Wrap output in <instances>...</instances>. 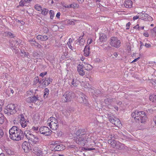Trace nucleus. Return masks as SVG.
Listing matches in <instances>:
<instances>
[{
    "mask_svg": "<svg viewBox=\"0 0 156 156\" xmlns=\"http://www.w3.org/2000/svg\"><path fill=\"white\" fill-rule=\"evenodd\" d=\"M76 134V136L75 138L76 142L79 145L84 146L86 143L90 141L91 136L86 133L84 129H79Z\"/></svg>",
    "mask_w": 156,
    "mask_h": 156,
    "instance_id": "obj_1",
    "label": "nucleus"
},
{
    "mask_svg": "<svg viewBox=\"0 0 156 156\" xmlns=\"http://www.w3.org/2000/svg\"><path fill=\"white\" fill-rule=\"evenodd\" d=\"M9 137L12 140L18 141L23 139L24 133L16 126L12 127L9 130Z\"/></svg>",
    "mask_w": 156,
    "mask_h": 156,
    "instance_id": "obj_2",
    "label": "nucleus"
},
{
    "mask_svg": "<svg viewBox=\"0 0 156 156\" xmlns=\"http://www.w3.org/2000/svg\"><path fill=\"white\" fill-rule=\"evenodd\" d=\"M131 116L136 122H140L142 123H145L147 118L144 112L138 111V110L135 111L134 112H133Z\"/></svg>",
    "mask_w": 156,
    "mask_h": 156,
    "instance_id": "obj_3",
    "label": "nucleus"
},
{
    "mask_svg": "<svg viewBox=\"0 0 156 156\" xmlns=\"http://www.w3.org/2000/svg\"><path fill=\"white\" fill-rule=\"evenodd\" d=\"M24 134L28 140L29 143L31 145L37 144L38 142V137L32 134L30 131L25 132Z\"/></svg>",
    "mask_w": 156,
    "mask_h": 156,
    "instance_id": "obj_4",
    "label": "nucleus"
},
{
    "mask_svg": "<svg viewBox=\"0 0 156 156\" xmlns=\"http://www.w3.org/2000/svg\"><path fill=\"white\" fill-rule=\"evenodd\" d=\"M47 124L52 130H56L58 126L57 120L55 118L53 117H50L48 119Z\"/></svg>",
    "mask_w": 156,
    "mask_h": 156,
    "instance_id": "obj_5",
    "label": "nucleus"
},
{
    "mask_svg": "<svg viewBox=\"0 0 156 156\" xmlns=\"http://www.w3.org/2000/svg\"><path fill=\"white\" fill-rule=\"evenodd\" d=\"M74 97L75 94L73 92L67 91L62 96V101L65 102L70 101Z\"/></svg>",
    "mask_w": 156,
    "mask_h": 156,
    "instance_id": "obj_6",
    "label": "nucleus"
},
{
    "mask_svg": "<svg viewBox=\"0 0 156 156\" xmlns=\"http://www.w3.org/2000/svg\"><path fill=\"white\" fill-rule=\"evenodd\" d=\"M6 108V111H5V112L8 115H10L14 114L16 112L15 108V105L14 104H9Z\"/></svg>",
    "mask_w": 156,
    "mask_h": 156,
    "instance_id": "obj_7",
    "label": "nucleus"
},
{
    "mask_svg": "<svg viewBox=\"0 0 156 156\" xmlns=\"http://www.w3.org/2000/svg\"><path fill=\"white\" fill-rule=\"evenodd\" d=\"M86 96L83 93H81L79 96H77V100L80 103L83 104L86 106L89 105Z\"/></svg>",
    "mask_w": 156,
    "mask_h": 156,
    "instance_id": "obj_8",
    "label": "nucleus"
},
{
    "mask_svg": "<svg viewBox=\"0 0 156 156\" xmlns=\"http://www.w3.org/2000/svg\"><path fill=\"white\" fill-rule=\"evenodd\" d=\"M108 117L109 119L110 122L115 125L117 126H120L121 125L120 120L118 118L114 117V115L108 114Z\"/></svg>",
    "mask_w": 156,
    "mask_h": 156,
    "instance_id": "obj_9",
    "label": "nucleus"
},
{
    "mask_svg": "<svg viewBox=\"0 0 156 156\" xmlns=\"http://www.w3.org/2000/svg\"><path fill=\"white\" fill-rule=\"evenodd\" d=\"M110 44L112 46L118 48L120 46L121 42L117 37H112L110 39Z\"/></svg>",
    "mask_w": 156,
    "mask_h": 156,
    "instance_id": "obj_10",
    "label": "nucleus"
},
{
    "mask_svg": "<svg viewBox=\"0 0 156 156\" xmlns=\"http://www.w3.org/2000/svg\"><path fill=\"white\" fill-rule=\"evenodd\" d=\"M39 132L42 134L46 136H48L51 134L52 131L48 127L43 126L39 129Z\"/></svg>",
    "mask_w": 156,
    "mask_h": 156,
    "instance_id": "obj_11",
    "label": "nucleus"
},
{
    "mask_svg": "<svg viewBox=\"0 0 156 156\" xmlns=\"http://www.w3.org/2000/svg\"><path fill=\"white\" fill-rule=\"evenodd\" d=\"M19 116V117H20L21 119L20 120V123L23 128H25L27 126L29 121L25 119L23 115H21Z\"/></svg>",
    "mask_w": 156,
    "mask_h": 156,
    "instance_id": "obj_12",
    "label": "nucleus"
},
{
    "mask_svg": "<svg viewBox=\"0 0 156 156\" xmlns=\"http://www.w3.org/2000/svg\"><path fill=\"white\" fill-rule=\"evenodd\" d=\"M140 18L142 20H148V21L152 20V17L147 14L141 12L140 14Z\"/></svg>",
    "mask_w": 156,
    "mask_h": 156,
    "instance_id": "obj_13",
    "label": "nucleus"
},
{
    "mask_svg": "<svg viewBox=\"0 0 156 156\" xmlns=\"http://www.w3.org/2000/svg\"><path fill=\"white\" fill-rule=\"evenodd\" d=\"M22 148L25 152H27L30 149V144L27 142L24 141L22 145Z\"/></svg>",
    "mask_w": 156,
    "mask_h": 156,
    "instance_id": "obj_14",
    "label": "nucleus"
},
{
    "mask_svg": "<svg viewBox=\"0 0 156 156\" xmlns=\"http://www.w3.org/2000/svg\"><path fill=\"white\" fill-rule=\"evenodd\" d=\"M12 44L13 45H14V46H12V49L15 53H17L19 51L18 48L19 47V43L17 41H15L13 42V43Z\"/></svg>",
    "mask_w": 156,
    "mask_h": 156,
    "instance_id": "obj_15",
    "label": "nucleus"
},
{
    "mask_svg": "<svg viewBox=\"0 0 156 156\" xmlns=\"http://www.w3.org/2000/svg\"><path fill=\"white\" fill-rule=\"evenodd\" d=\"M53 148L55 151H60L64 150L65 149L64 147L62 144L57 145L55 144L53 146Z\"/></svg>",
    "mask_w": 156,
    "mask_h": 156,
    "instance_id": "obj_16",
    "label": "nucleus"
},
{
    "mask_svg": "<svg viewBox=\"0 0 156 156\" xmlns=\"http://www.w3.org/2000/svg\"><path fill=\"white\" fill-rule=\"evenodd\" d=\"M83 67L82 64H79L77 66V71L79 74L81 76H83L85 75V72L83 69Z\"/></svg>",
    "mask_w": 156,
    "mask_h": 156,
    "instance_id": "obj_17",
    "label": "nucleus"
},
{
    "mask_svg": "<svg viewBox=\"0 0 156 156\" xmlns=\"http://www.w3.org/2000/svg\"><path fill=\"white\" fill-rule=\"evenodd\" d=\"M32 151L37 156H41L42 154V151L37 147H34Z\"/></svg>",
    "mask_w": 156,
    "mask_h": 156,
    "instance_id": "obj_18",
    "label": "nucleus"
},
{
    "mask_svg": "<svg viewBox=\"0 0 156 156\" xmlns=\"http://www.w3.org/2000/svg\"><path fill=\"white\" fill-rule=\"evenodd\" d=\"M133 2L131 0H126L125 2L124 5L127 8H131L132 6Z\"/></svg>",
    "mask_w": 156,
    "mask_h": 156,
    "instance_id": "obj_19",
    "label": "nucleus"
},
{
    "mask_svg": "<svg viewBox=\"0 0 156 156\" xmlns=\"http://www.w3.org/2000/svg\"><path fill=\"white\" fill-rule=\"evenodd\" d=\"M115 143V146L114 147V148L119 149H122L123 148L124 145L123 144H121L117 141H116Z\"/></svg>",
    "mask_w": 156,
    "mask_h": 156,
    "instance_id": "obj_20",
    "label": "nucleus"
},
{
    "mask_svg": "<svg viewBox=\"0 0 156 156\" xmlns=\"http://www.w3.org/2000/svg\"><path fill=\"white\" fill-rule=\"evenodd\" d=\"M90 46L89 45L86 46L84 50V55L86 56H87L89 55L90 54Z\"/></svg>",
    "mask_w": 156,
    "mask_h": 156,
    "instance_id": "obj_21",
    "label": "nucleus"
},
{
    "mask_svg": "<svg viewBox=\"0 0 156 156\" xmlns=\"http://www.w3.org/2000/svg\"><path fill=\"white\" fill-rule=\"evenodd\" d=\"M37 39L40 40L42 41H45L47 40L48 37V36L46 35L42 36L40 35H38L37 37Z\"/></svg>",
    "mask_w": 156,
    "mask_h": 156,
    "instance_id": "obj_22",
    "label": "nucleus"
},
{
    "mask_svg": "<svg viewBox=\"0 0 156 156\" xmlns=\"http://www.w3.org/2000/svg\"><path fill=\"white\" fill-rule=\"evenodd\" d=\"M94 87H93L92 88H90L89 89V91H91L92 93H94L95 94L98 95L101 94V91L97 89H95L94 90Z\"/></svg>",
    "mask_w": 156,
    "mask_h": 156,
    "instance_id": "obj_23",
    "label": "nucleus"
},
{
    "mask_svg": "<svg viewBox=\"0 0 156 156\" xmlns=\"http://www.w3.org/2000/svg\"><path fill=\"white\" fill-rule=\"evenodd\" d=\"M117 141L115 140L114 139H109L108 140V143L110 144L112 147L114 148L115 146V144Z\"/></svg>",
    "mask_w": 156,
    "mask_h": 156,
    "instance_id": "obj_24",
    "label": "nucleus"
},
{
    "mask_svg": "<svg viewBox=\"0 0 156 156\" xmlns=\"http://www.w3.org/2000/svg\"><path fill=\"white\" fill-rule=\"evenodd\" d=\"M20 55L23 58H24L27 57L28 58V56H29V53L28 52H26L24 50H23L21 51Z\"/></svg>",
    "mask_w": 156,
    "mask_h": 156,
    "instance_id": "obj_25",
    "label": "nucleus"
},
{
    "mask_svg": "<svg viewBox=\"0 0 156 156\" xmlns=\"http://www.w3.org/2000/svg\"><path fill=\"white\" fill-rule=\"evenodd\" d=\"M83 66L84 69L87 70H89L92 69V66L89 64L86 63Z\"/></svg>",
    "mask_w": 156,
    "mask_h": 156,
    "instance_id": "obj_26",
    "label": "nucleus"
},
{
    "mask_svg": "<svg viewBox=\"0 0 156 156\" xmlns=\"http://www.w3.org/2000/svg\"><path fill=\"white\" fill-rule=\"evenodd\" d=\"M115 99L110 98H106L105 99L104 101L105 104H108L109 103H111L114 101Z\"/></svg>",
    "mask_w": 156,
    "mask_h": 156,
    "instance_id": "obj_27",
    "label": "nucleus"
},
{
    "mask_svg": "<svg viewBox=\"0 0 156 156\" xmlns=\"http://www.w3.org/2000/svg\"><path fill=\"white\" fill-rule=\"evenodd\" d=\"M77 81L75 79H73L72 80V81L71 82V84L70 85V86L72 87H77L78 84L76 83Z\"/></svg>",
    "mask_w": 156,
    "mask_h": 156,
    "instance_id": "obj_28",
    "label": "nucleus"
},
{
    "mask_svg": "<svg viewBox=\"0 0 156 156\" xmlns=\"http://www.w3.org/2000/svg\"><path fill=\"white\" fill-rule=\"evenodd\" d=\"M149 99L153 102H156V95L152 94L149 97Z\"/></svg>",
    "mask_w": 156,
    "mask_h": 156,
    "instance_id": "obj_29",
    "label": "nucleus"
},
{
    "mask_svg": "<svg viewBox=\"0 0 156 156\" xmlns=\"http://www.w3.org/2000/svg\"><path fill=\"white\" fill-rule=\"evenodd\" d=\"M44 91L43 97L44 98H45L48 97L49 90L48 89L46 88L44 89Z\"/></svg>",
    "mask_w": 156,
    "mask_h": 156,
    "instance_id": "obj_30",
    "label": "nucleus"
},
{
    "mask_svg": "<svg viewBox=\"0 0 156 156\" xmlns=\"http://www.w3.org/2000/svg\"><path fill=\"white\" fill-rule=\"evenodd\" d=\"M4 121V115L0 113V124H2Z\"/></svg>",
    "mask_w": 156,
    "mask_h": 156,
    "instance_id": "obj_31",
    "label": "nucleus"
},
{
    "mask_svg": "<svg viewBox=\"0 0 156 156\" xmlns=\"http://www.w3.org/2000/svg\"><path fill=\"white\" fill-rule=\"evenodd\" d=\"M48 9H44L41 12V14L42 15L45 16L48 14Z\"/></svg>",
    "mask_w": 156,
    "mask_h": 156,
    "instance_id": "obj_32",
    "label": "nucleus"
},
{
    "mask_svg": "<svg viewBox=\"0 0 156 156\" xmlns=\"http://www.w3.org/2000/svg\"><path fill=\"white\" fill-rule=\"evenodd\" d=\"M109 139H117L118 138V136L116 135V134L115 133V134H113L112 135V134L110 135L109 136Z\"/></svg>",
    "mask_w": 156,
    "mask_h": 156,
    "instance_id": "obj_33",
    "label": "nucleus"
},
{
    "mask_svg": "<svg viewBox=\"0 0 156 156\" xmlns=\"http://www.w3.org/2000/svg\"><path fill=\"white\" fill-rule=\"evenodd\" d=\"M76 21V20H69L67 21L69 25H74L75 24L74 23Z\"/></svg>",
    "mask_w": 156,
    "mask_h": 156,
    "instance_id": "obj_34",
    "label": "nucleus"
},
{
    "mask_svg": "<svg viewBox=\"0 0 156 156\" xmlns=\"http://www.w3.org/2000/svg\"><path fill=\"white\" fill-rule=\"evenodd\" d=\"M34 7L35 9L38 11H42L41 7L40 5H35Z\"/></svg>",
    "mask_w": 156,
    "mask_h": 156,
    "instance_id": "obj_35",
    "label": "nucleus"
},
{
    "mask_svg": "<svg viewBox=\"0 0 156 156\" xmlns=\"http://www.w3.org/2000/svg\"><path fill=\"white\" fill-rule=\"evenodd\" d=\"M48 78H45L44 79V80L43 81L42 83L44 85L48 86L49 84V83L48 82Z\"/></svg>",
    "mask_w": 156,
    "mask_h": 156,
    "instance_id": "obj_36",
    "label": "nucleus"
},
{
    "mask_svg": "<svg viewBox=\"0 0 156 156\" xmlns=\"http://www.w3.org/2000/svg\"><path fill=\"white\" fill-rule=\"evenodd\" d=\"M32 98L33 99V102L34 103L35 102L39 100V99L38 98V97L37 95V96H34L33 97H32Z\"/></svg>",
    "mask_w": 156,
    "mask_h": 156,
    "instance_id": "obj_37",
    "label": "nucleus"
},
{
    "mask_svg": "<svg viewBox=\"0 0 156 156\" xmlns=\"http://www.w3.org/2000/svg\"><path fill=\"white\" fill-rule=\"evenodd\" d=\"M29 41L30 42V44H31L32 46H35L36 44L37 43V42L34 40L33 39H32L31 40H30Z\"/></svg>",
    "mask_w": 156,
    "mask_h": 156,
    "instance_id": "obj_38",
    "label": "nucleus"
},
{
    "mask_svg": "<svg viewBox=\"0 0 156 156\" xmlns=\"http://www.w3.org/2000/svg\"><path fill=\"white\" fill-rule=\"evenodd\" d=\"M32 130L35 131L37 133L39 132L38 130V127L33 126L32 128Z\"/></svg>",
    "mask_w": 156,
    "mask_h": 156,
    "instance_id": "obj_39",
    "label": "nucleus"
},
{
    "mask_svg": "<svg viewBox=\"0 0 156 156\" xmlns=\"http://www.w3.org/2000/svg\"><path fill=\"white\" fill-rule=\"evenodd\" d=\"M26 101L29 103H34L33 99L32 98V97H29L27 99Z\"/></svg>",
    "mask_w": 156,
    "mask_h": 156,
    "instance_id": "obj_40",
    "label": "nucleus"
},
{
    "mask_svg": "<svg viewBox=\"0 0 156 156\" xmlns=\"http://www.w3.org/2000/svg\"><path fill=\"white\" fill-rule=\"evenodd\" d=\"M84 35V34H83V35L82 36H80L78 39V42L79 43H80L81 42H82V44L83 43L84 40L82 39V37Z\"/></svg>",
    "mask_w": 156,
    "mask_h": 156,
    "instance_id": "obj_41",
    "label": "nucleus"
},
{
    "mask_svg": "<svg viewBox=\"0 0 156 156\" xmlns=\"http://www.w3.org/2000/svg\"><path fill=\"white\" fill-rule=\"evenodd\" d=\"M49 13L50 14V18L52 19L54 16V13L52 10H50L49 12Z\"/></svg>",
    "mask_w": 156,
    "mask_h": 156,
    "instance_id": "obj_42",
    "label": "nucleus"
},
{
    "mask_svg": "<svg viewBox=\"0 0 156 156\" xmlns=\"http://www.w3.org/2000/svg\"><path fill=\"white\" fill-rule=\"evenodd\" d=\"M103 34H101L100 35L99 39L101 41H103L105 39L104 36H103Z\"/></svg>",
    "mask_w": 156,
    "mask_h": 156,
    "instance_id": "obj_43",
    "label": "nucleus"
},
{
    "mask_svg": "<svg viewBox=\"0 0 156 156\" xmlns=\"http://www.w3.org/2000/svg\"><path fill=\"white\" fill-rule=\"evenodd\" d=\"M25 1V0H21L19 2V5L20 6H23L24 5V2Z\"/></svg>",
    "mask_w": 156,
    "mask_h": 156,
    "instance_id": "obj_44",
    "label": "nucleus"
},
{
    "mask_svg": "<svg viewBox=\"0 0 156 156\" xmlns=\"http://www.w3.org/2000/svg\"><path fill=\"white\" fill-rule=\"evenodd\" d=\"M76 4L75 3H74L73 4H71L69 5V8H75L76 7Z\"/></svg>",
    "mask_w": 156,
    "mask_h": 156,
    "instance_id": "obj_45",
    "label": "nucleus"
},
{
    "mask_svg": "<svg viewBox=\"0 0 156 156\" xmlns=\"http://www.w3.org/2000/svg\"><path fill=\"white\" fill-rule=\"evenodd\" d=\"M43 29L44 33H48L49 30L47 27H43Z\"/></svg>",
    "mask_w": 156,
    "mask_h": 156,
    "instance_id": "obj_46",
    "label": "nucleus"
},
{
    "mask_svg": "<svg viewBox=\"0 0 156 156\" xmlns=\"http://www.w3.org/2000/svg\"><path fill=\"white\" fill-rule=\"evenodd\" d=\"M4 135V133L2 130L0 128V138L2 137Z\"/></svg>",
    "mask_w": 156,
    "mask_h": 156,
    "instance_id": "obj_47",
    "label": "nucleus"
},
{
    "mask_svg": "<svg viewBox=\"0 0 156 156\" xmlns=\"http://www.w3.org/2000/svg\"><path fill=\"white\" fill-rule=\"evenodd\" d=\"M47 74V72H45L44 73H41L40 74L39 76H41L42 77H43L45 75H46Z\"/></svg>",
    "mask_w": 156,
    "mask_h": 156,
    "instance_id": "obj_48",
    "label": "nucleus"
},
{
    "mask_svg": "<svg viewBox=\"0 0 156 156\" xmlns=\"http://www.w3.org/2000/svg\"><path fill=\"white\" fill-rule=\"evenodd\" d=\"M33 55L34 57L37 58L38 56V54L36 52H34L33 53Z\"/></svg>",
    "mask_w": 156,
    "mask_h": 156,
    "instance_id": "obj_49",
    "label": "nucleus"
},
{
    "mask_svg": "<svg viewBox=\"0 0 156 156\" xmlns=\"http://www.w3.org/2000/svg\"><path fill=\"white\" fill-rule=\"evenodd\" d=\"M67 45L69 48H70L71 50H73V48L71 45V43H67Z\"/></svg>",
    "mask_w": 156,
    "mask_h": 156,
    "instance_id": "obj_50",
    "label": "nucleus"
},
{
    "mask_svg": "<svg viewBox=\"0 0 156 156\" xmlns=\"http://www.w3.org/2000/svg\"><path fill=\"white\" fill-rule=\"evenodd\" d=\"M93 41V40L92 38H90L89 39H88L87 41V43L88 44H91Z\"/></svg>",
    "mask_w": 156,
    "mask_h": 156,
    "instance_id": "obj_51",
    "label": "nucleus"
},
{
    "mask_svg": "<svg viewBox=\"0 0 156 156\" xmlns=\"http://www.w3.org/2000/svg\"><path fill=\"white\" fill-rule=\"evenodd\" d=\"M35 46H36L37 48H41L42 47L41 45L37 42Z\"/></svg>",
    "mask_w": 156,
    "mask_h": 156,
    "instance_id": "obj_52",
    "label": "nucleus"
},
{
    "mask_svg": "<svg viewBox=\"0 0 156 156\" xmlns=\"http://www.w3.org/2000/svg\"><path fill=\"white\" fill-rule=\"evenodd\" d=\"M84 149L86 151H91L92 150H95L94 148H85Z\"/></svg>",
    "mask_w": 156,
    "mask_h": 156,
    "instance_id": "obj_53",
    "label": "nucleus"
},
{
    "mask_svg": "<svg viewBox=\"0 0 156 156\" xmlns=\"http://www.w3.org/2000/svg\"><path fill=\"white\" fill-rule=\"evenodd\" d=\"M39 78H38V76H37V77H36L34 78V81L36 83H37V81H38V80H39Z\"/></svg>",
    "mask_w": 156,
    "mask_h": 156,
    "instance_id": "obj_54",
    "label": "nucleus"
},
{
    "mask_svg": "<svg viewBox=\"0 0 156 156\" xmlns=\"http://www.w3.org/2000/svg\"><path fill=\"white\" fill-rule=\"evenodd\" d=\"M140 16H135L133 17V20H135L138 19L139 18Z\"/></svg>",
    "mask_w": 156,
    "mask_h": 156,
    "instance_id": "obj_55",
    "label": "nucleus"
},
{
    "mask_svg": "<svg viewBox=\"0 0 156 156\" xmlns=\"http://www.w3.org/2000/svg\"><path fill=\"white\" fill-rule=\"evenodd\" d=\"M144 46L146 48H149L151 47V45L149 44L145 43L144 45Z\"/></svg>",
    "mask_w": 156,
    "mask_h": 156,
    "instance_id": "obj_56",
    "label": "nucleus"
},
{
    "mask_svg": "<svg viewBox=\"0 0 156 156\" xmlns=\"http://www.w3.org/2000/svg\"><path fill=\"white\" fill-rule=\"evenodd\" d=\"M143 35L146 37H148L149 36V34L147 32H146L145 33H144Z\"/></svg>",
    "mask_w": 156,
    "mask_h": 156,
    "instance_id": "obj_57",
    "label": "nucleus"
},
{
    "mask_svg": "<svg viewBox=\"0 0 156 156\" xmlns=\"http://www.w3.org/2000/svg\"><path fill=\"white\" fill-rule=\"evenodd\" d=\"M131 25V23L130 22H129L128 23H127L126 25V26L127 27V28H126V29H129V28L128 27H129Z\"/></svg>",
    "mask_w": 156,
    "mask_h": 156,
    "instance_id": "obj_58",
    "label": "nucleus"
},
{
    "mask_svg": "<svg viewBox=\"0 0 156 156\" xmlns=\"http://www.w3.org/2000/svg\"><path fill=\"white\" fill-rule=\"evenodd\" d=\"M48 82L49 83V84L52 82V79L51 78H48Z\"/></svg>",
    "mask_w": 156,
    "mask_h": 156,
    "instance_id": "obj_59",
    "label": "nucleus"
},
{
    "mask_svg": "<svg viewBox=\"0 0 156 156\" xmlns=\"http://www.w3.org/2000/svg\"><path fill=\"white\" fill-rule=\"evenodd\" d=\"M140 57H138L136 58L132 62V63H133L137 61L138 60L140 59Z\"/></svg>",
    "mask_w": 156,
    "mask_h": 156,
    "instance_id": "obj_60",
    "label": "nucleus"
},
{
    "mask_svg": "<svg viewBox=\"0 0 156 156\" xmlns=\"http://www.w3.org/2000/svg\"><path fill=\"white\" fill-rule=\"evenodd\" d=\"M60 15V12H58L57 13V14L56 15V16L57 18H59Z\"/></svg>",
    "mask_w": 156,
    "mask_h": 156,
    "instance_id": "obj_61",
    "label": "nucleus"
},
{
    "mask_svg": "<svg viewBox=\"0 0 156 156\" xmlns=\"http://www.w3.org/2000/svg\"><path fill=\"white\" fill-rule=\"evenodd\" d=\"M73 40H72L71 38H70L69 39V41L67 42V43H71L73 42Z\"/></svg>",
    "mask_w": 156,
    "mask_h": 156,
    "instance_id": "obj_62",
    "label": "nucleus"
},
{
    "mask_svg": "<svg viewBox=\"0 0 156 156\" xmlns=\"http://www.w3.org/2000/svg\"><path fill=\"white\" fill-rule=\"evenodd\" d=\"M116 104L117 105H120L122 104V102L120 101H118L117 102Z\"/></svg>",
    "mask_w": 156,
    "mask_h": 156,
    "instance_id": "obj_63",
    "label": "nucleus"
},
{
    "mask_svg": "<svg viewBox=\"0 0 156 156\" xmlns=\"http://www.w3.org/2000/svg\"><path fill=\"white\" fill-rule=\"evenodd\" d=\"M151 31H153L155 33H156V27H155L153 29L151 30Z\"/></svg>",
    "mask_w": 156,
    "mask_h": 156,
    "instance_id": "obj_64",
    "label": "nucleus"
}]
</instances>
